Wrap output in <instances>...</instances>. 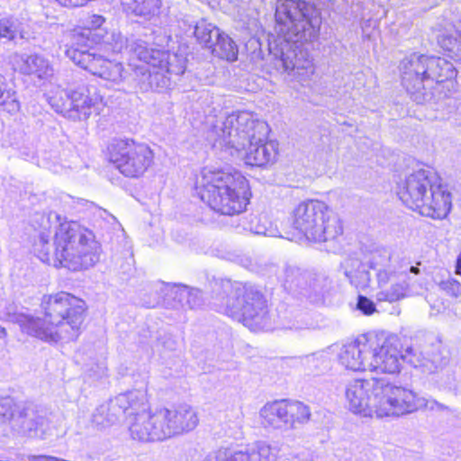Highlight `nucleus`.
I'll list each match as a JSON object with an SVG mask.
<instances>
[{
  "mask_svg": "<svg viewBox=\"0 0 461 461\" xmlns=\"http://www.w3.org/2000/svg\"><path fill=\"white\" fill-rule=\"evenodd\" d=\"M394 416H400L425 408L429 411H443L448 407L433 399L418 396L412 390L398 386Z\"/></svg>",
  "mask_w": 461,
  "mask_h": 461,
  "instance_id": "22",
  "label": "nucleus"
},
{
  "mask_svg": "<svg viewBox=\"0 0 461 461\" xmlns=\"http://www.w3.org/2000/svg\"><path fill=\"white\" fill-rule=\"evenodd\" d=\"M357 309L366 315H370L376 311L374 302L364 295H358Z\"/></svg>",
  "mask_w": 461,
  "mask_h": 461,
  "instance_id": "42",
  "label": "nucleus"
},
{
  "mask_svg": "<svg viewBox=\"0 0 461 461\" xmlns=\"http://www.w3.org/2000/svg\"><path fill=\"white\" fill-rule=\"evenodd\" d=\"M292 226L315 242L334 241L343 233L339 217L319 200L298 204L292 215Z\"/></svg>",
  "mask_w": 461,
  "mask_h": 461,
  "instance_id": "13",
  "label": "nucleus"
},
{
  "mask_svg": "<svg viewBox=\"0 0 461 461\" xmlns=\"http://www.w3.org/2000/svg\"><path fill=\"white\" fill-rule=\"evenodd\" d=\"M370 336H362L340 347L339 363L353 372H370Z\"/></svg>",
  "mask_w": 461,
  "mask_h": 461,
  "instance_id": "18",
  "label": "nucleus"
},
{
  "mask_svg": "<svg viewBox=\"0 0 461 461\" xmlns=\"http://www.w3.org/2000/svg\"><path fill=\"white\" fill-rule=\"evenodd\" d=\"M109 160L125 176H141L152 165L154 153L149 146L132 139H114L107 147Z\"/></svg>",
  "mask_w": 461,
  "mask_h": 461,
  "instance_id": "15",
  "label": "nucleus"
},
{
  "mask_svg": "<svg viewBox=\"0 0 461 461\" xmlns=\"http://www.w3.org/2000/svg\"><path fill=\"white\" fill-rule=\"evenodd\" d=\"M14 402L11 397L0 398V423L11 421L12 426L14 425V418L17 415L14 414Z\"/></svg>",
  "mask_w": 461,
  "mask_h": 461,
  "instance_id": "39",
  "label": "nucleus"
},
{
  "mask_svg": "<svg viewBox=\"0 0 461 461\" xmlns=\"http://www.w3.org/2000/svg\"><path fill=\"white\" fill-rule=\"evenodd\" d=\"M60 5L66 7H78L85 5L89 0H56Z\"/></svg>",
  "mask_w": 461,
  "mask_h": 461,
  "instance_id": "43",
  "label": "nucleus"
},
{
  "mask_svg": "<svg viewBox=\"0 0 461 461\" xmlns=\"http://www.w3.org/2000/svg\"><path fill=\"white\" fill-rule=\"evenodd\" d=\"M398 385L383 377L354 379L345 391L348 408L364 417L394 416Z\"/></svg>",
  "mask_w": 461,
  "mask_h": 461,
  "instance_id": "12",
  "label": "nucleus"
},
{
  "mask_svg": "<svg viewBox=\"0 0 461 461\" xmlns=\"http://www.w3.org/2000/svg\"><path fill=\"white\" fill-rule=\"evenodd\" d=\"M309 274V271L302 270L297 267H286L283 279L285 288L302 294L303 288L306 287Z\"/></svg>",
  "mask_w": 461,
  "mask_h": 461,
  "instance_id": "30",
  "label": "nucleus"
},
{
  "mask_svg": "<svg viewBox=\"0 0 461 461\" xmlns=\"http://www.w3.org/2000/svg\"><path fill=\"white\" fill-rule=\"evenodd\" d=\"M0 107L10 113H14L20 110L16 92L8 88L5 77L2 74H0Z\"/></svg>",
  "mask_w": 461,
  "mask_h": 461,
  "instance_id": "37",
  "label": "nucleus"
},
{
  "mask_svg": "<svg viewBox=\"0 0 461 461\" xmlns=\"http://www.w3.org/2000/svg\"><path fill=\"white\" fill-rule=\"evenodd\" d=\"M376 269L378 292L375 294L377 302L395 303L410 295L407 276L409 273L418 275V267L402 264L392 260L390 253L384 250L375 255L372 261Z\"/></svg>",
  "mask_w": 461,
  "mask_h": 461,
  "instance_id": "14",
  "label": "nucleus"
},
{
  "mask_svg": "<svg viewBox=\"0 0 461 461\" xmlns=\"http://www.w3.org/2000/svg\"><path fill=\"white\" fill-rule=\"evenodd\" d=\"M195 191L203 203L224 215L242 212L250 198L247 178L236 170L203 168Z\"/></svg>",
  "mask_w": 461,
  "mask_h": 461,
  "instance_id": "9",
  "label": "nucleus"
},
{
  "mask_svg": "<svg viewBox=\"0 0 461 461\" xmlns=\"http://www.w3.org/2000/svg\"><path fill=\"white\" fill-rule=\"evenodd\" d=\"M12 428L23 436L44 438L49 431V420L44 411L30 404L19 411Z\"/></svg>",
  "mask_w": 461,
  "mask_h": 461,
  "instance_id": "19",
  "label": "nucleus"
},
{
  "mask_svg": "<svg viewBox=\"0 0 461 461\" xmlns=\"http://www.w3.org/2000/svg\"><path fill=\"white\" fill-rule=\"evenodd\" d=\"M402 84L417 104L438 101L456 86V69L447 59L412 53L401 61Z\"/></svg>",
  "mask_w": 461,
  "mask_h": 461,
  "instance_id": "7",
  "label": "nucleus"
},
{
  "mask_svg": "<svg viewBox=\"0 0 461 461\" xmlns=\"http://www.w3.org/2000/svg\"><path fill=\"white\" fill-rule=\"evenodd\" d=\"M301 327L299 326H295V325H293V326H290L289 329H294V330H299Z\"/></svg>",
  "mask_w": 461,
  "mask_h": 461,
  "instance_id": "47",
  "label": "nucleus"
},
{
  "mask_svg": "<svg viewBox=\"0 0 461 461\" xmlns=\"http://www.w3.org/2000/svg\"><path fill=\"white\" fill-rule=\"evenodd\" d=\"M105 19L99 14H92L86 21V27L75 29L69 33V41L66 44V56L77 66L89 71L114 86H120L127 80L128 73L122 63L114 62L97 52L95 45L104 46L105 50L121 52L125 47V39L121 34L113 33L104 40L101 26Z\"/></svg>",
  "mask_w": 461,
  "mask_h": 461,
  "instance_id": "4",
  "label": "nucleus"
},
{
  "mask_svg": "<svg viewBox=\"0 0 461 461\" xmlns=\"http://www.w3.org/2000/svg\"><path fill=\"white\" fill-rule=\"evenodd\" d=\"M335 346H331L302 357L301 364L305 373L312 376L327 374L331 368V354L335 351Z\"/></svg>",
  "mask_w": 461,
  "mask_h": 461,
  "instance_id": "25",
  "label": "nucleus"
},
{
  "mask_svg": "<svg viewBox=\"0 0 461 461\" xmlns=\"http://www.w3.org/2000/svg\"><path fill=\"white\" fill-rule=\"evenodd\" d=\"M155 304H156L155 303H147V304H146V306H147L148 308H151V307H154V306H155Z\"/></svg>",
  "mask_w": 461,
  "mask_h": 461,
  "instance_id": "46",
  "label": "nucleus"
},
{
  "mask_svg": "<svg viewBox=\"0 0 461 461\" xmlns=\"http://www.w3.org/2000/svg\"><path fill=\"white\" fill-rule=\"evenodd\" d=\"M6 335L5 330L0 326V339L5 338Z\"/></svg>",
  "mask_w": 461,
  "mask_h": 461,
  "instance_id": "45",
  "label": "nucleus"
},
{
  "mask_svg": "<svg viewBox=\"0 0 461 461\" xmlns=\"http://www.w3.org/2000/svg\"><path fill=\"white\" fill-rule=\"evenodd\" d=\"M121 5L128 17L149 22L159 15L162 0H121Z\"/></svg>",
  "mask_w": 461,
  "mask_h": 461,
  "instance_id": "23",
  "label": "nucleus"
},
{
  "mask_svg": "<svg viewBox=\"0 0 461 461\" xmlns=\"http://www.w3.org/2000/svg\"><path fill=\"white\" fill-rule=\"evenodd\" d=\"M439 46L456 60H461V32L443 33L438 37Z\"/></svg>",
  "mask_w": 461,
  "mask_h": 461,
  "instance_id": "36",
  "label": "nucleus"
},
{
  "mask_svg": "<svg viewBox=\"0 0 461 461\" xmlns=\"http://www.w3.org/2000/svg\"><path fill=\"white\" fill-rule=\"evenodd\" d=\"M402 362H407L415 368H420L424 374H432L437 371L438 366L434 361L426 358L421 353L408 348L402 351Z\"/></svg>",
  "mask_w": 461,
  "mask_h": 461,
  "instance_id": "35",
  "label": "nucleus"
},
{
  "mask_svg": "<svg viewBox=\"0 0 461 461\" xmlns=\"http://www.w3.org/2000/svg\"><path fill=\"white\" fill-rule=\"evenodd\" d=\"M243 229L257 235L268 237L279 236V230L276 226L267 218L266 214H250L243 221Z\"/></svg>",
  "mask_w": 461,
  "mask_h": 461,
  "instance_id": "27",
  "label": "nucleus"
},
{
  "mask_svg": "<svg viewBox=\"0 0 461 461\" xmlns=\"http://www.w3.org/2000/svg\"><path fill=\"white\" fill-rule=\"evenodd\" d=\"M44 317L20 313L15 321L28 335L49 343L76 340L82 330L85 301L66 292L44 295L41 303Z\"/></svg>",
  "mask_w": 461,
  "mask_h": 461,
  "instance_id": "6",
  "label": "nucleus"
},
{
  "mask_svg": "<svg viewBox=\"0 0 461 461\" xmlns=\"http://www.w3.org/2000/svg\"><path fill=\"white\" fill-rule=\"evenodd\" d=\"M175 289L176 298L181 303L185 300L189 308H198L203 304V294L200 290L190 289L185 285H177Z\"/></svg>",
  "mask_w": 461,
  "mask_h": 461,
  "instance_id": "38",
  "label": "nucleus"
},
{
  "mask_svg": "<svg viewBox=\"0 0 461 461\" xmlns=\"http://www.w3.org/2000/svg\"><path fill=\"white\" fill-rule=\"evenodd\" d=\"M102 96L95 87L86 85L78 86L71 90L69 119L73 121L86 120L94 113H99Z\"/></svg>",
  "mask_w": 461,
  "mask_h": 461,
  "instance_id": "20",
  "label": "nucleus"
},
{
  "mask_svg": "<svg viewBox=\"0 0 461 461\" xmlns=\"http://www.w3.org/2000/svg\"><path fill=\"white\" fill-rule=\"evenodd\" d=\"M260 417L266 426L276 429H289L287 400L267 402L260 410Z\"/></svg>",
  "mask_w": 461,
  "mask_h": 461,
  "instance_id": "24",
  "label": "nucleus"
},
{
  "mask_svg": "<svg viewBox=\"0 0 461 461\" xmlns=\"http://www.w3.org/2000/svg\"><path fill=\"white\" fill-rule=\"evenodd\" d=\"M129 66L141 91H161L168 87L170 76L184 74L186 58L183 53H170L149 48L145 41H137L130 47Z\"/></svg>",
  "mask_w": 461,
  "mask_h": 461,
  "instance_id": "10",
  "label": "nucleus"
},
{
  "mask_svg": "<svg viewBox=\"0 0 461 461\" xmlns=\"http://www.w3.org/2000/svg\"><path fill=\"white\" fill-rule=\"evenodd\" d=\"M210 304L216 312L242 322L252 330L271 328L267 301L252 285L230 280L216 283Z\"/></svg>",
  "mask_w": 461,
  "mask_h": 461,
  "instance_id": "8",
  "label": "nucleus"
},
{
  "mask_svg": "<svg viewBox=\"0 0 461 461\" xmlns=\"http://www.w3.org/2000/svg\"><path fill=\"white\" fill-rule=\"evenodd\" d=\"M210 50L214 56L228 61H234L238 57L236 43L227 34L221 32H219V37L215 38Z\"/></svg>",
  "mask_w": 461,
  "mask_h": 461,
  "instance_id": "29",
  "label": "nucleus"
},
{
  "mask_svg": "<svg viewBox=\"0 0 461 461\" xmlns=\"http://www.w3.org/2000/svg\"><path fill=\"white\" fill-rule=\"evenodd\" d=\"M16 27L11 19L3 18L0 20V38L12 41L15 38Z\"/></svg>",
  "mask_w": 461,
  "mask_h": 461,
  "instance_id": "40",
  "label": "nucleus"
},
{
  "mask_svg": "<svg viewBox=\"0 0 461 461\" xmlns=\"http://www.w3.org/2000/svg\"><path fill=\"white\" fill-rule=\"evenodd\" d=\"M220 30L206 20H200L193 28V34L197 41L205 48L210 49L216 37H219Z\"/></svg>",
  "mask_w": 461,
  "mask_h": 461,
  "instance_id": "34",
  "label": "nucleus"
},
{
  "mask_svg": "<svg viewBox=\"0 0 461 461\" xmlns=\"http://www.w3.org/2000/svg\"><path fill=\"white\" fill-rule=\"evenodd\" d=\"M440 286L447 294L451 296L458 297L461 295V284L453 278H448L445 281H442Z\"/></svg>",
  "mask_w": 461,
  "mask_h": 461,
  "instance_id": "41",
  "label": "nucleus"
},
{
  "mask_svg": "<svg viewBox=\"0 0 461 461\" xmlns=\"http://www.w3.org/2000/svg\"><path fill=\"white\" fill-rule=\"evenodd\" d=\"M71 90L68 91L59 86L47 93V99L50 105L64 117L69 119Z\"/></svg>",
  "mask_w": 461,
  "mask_h": 461,
  "instance_id": "32",
  "label": "nucleus"
},
{
  "mask_svg": "<svg viewBox=\"0 0 461 461\" xmlns=\"http://www.w3.org/2000/svg\"><path fill=\"white\" fill-rule=\"evenodd\" d=\"M289 429L306 424L311 419L310 407L299 401L287 400Z\"/></svg>",
  "mask_w": 461,
  "mask_h": 461,
  "instance_id": "31",
  "label": "nucleus"
},
{
  "mask_svg": "<svg viewBox=\"0 0 461 461\" xmlns=\"http://www.w3.org/2000/svg\"><path fill=\"white\" fill-rule=\"evenodd\" d=\"M120 421L115 409L112 407V400L99 405L92 414V423L98 429H104Z\"/></svg>",
  "mask_w": 461,
  "mask_h": 461,
  "instance_id": "33",
  "label": "nucleus"
},
{
  "mask_svg": "<svg viewBox=\"0 0 461 461\" xmlns=\"http://www.w3.org/2000/svg\"><path fill=\"white\" fill-rule=\"evenodd\" d=\"M215 146L224 149L231 157L242 158L246 164L266 167L275 163L278 144L267 140V122L246 111L232 113L220 126H215Z\"/></svg>",
  "mask_w": 461,
  "mask_h": 461,
  "instance_id": "5",
  "label": "nucleus"
},
{
  "mask_svg": "<svg viewBox=\"0 0 461 461\" xmlns=\"http://www.w3.org/2000/svg\"><path fill=\"white\" fill-rule=\"evenodd\" d=\"M111 400L134 440L162 441L192 431L199 423L197 411L187 404L150 411L146 389L130 390Z\"/></svg>",
  "mask_w": 461,
  "mask_h": 461,
  "instance_id": "3",
  "label": "nucleus"
},
{
  "mask_svg": "<svg viewBox=\"0 0 461 461\" xmlns=\"http://www.w3.org/2000/svg\"><path fill=\"white\" fill-rule=\"evenodd\" d=\"M370 372L399 374L402 365V346L398 336L376 334L370 336Z\"/></svg>",
  "mask_w": 461,
  "mask_h": 461,
  "instance_id": "16",
  "label": "nucleus"
},
{
  "mask_svg": "<svg viewBox=\"0 0 461 461\" xmlns=\"http://www.w3.org/2000/svg\"><path fill=\"white\" fill-rule=\"evenodd\" d=\"M61 220L55 212L34 215L32 225L39 232L33 244L36 257L72 271L95 266L100 259L101 246L94 232L77 221Z\"/></svg>",
  "mask_w": 461,
  "mask_h": 461,
  "instance_id": "2",
  "label": "nucleus"
},
{
  "mask_svg": "<svg viewBox=\"0 0 461 461\" xmlns=\"http://www.w3.org/2000/svg\"><path fill=\"white\" fill-rule=\"evenodd\" d=\"M278 455V447L258 441L245 450L233 453L220 449L208 455L203 461H277Z\"/></svg>",
  "mask_w": 461,
  "mask_h": 461,
  "instance_id": "17",
  "label": "nucleus"
},
{
  "mask_svg": "<svg viewBox=\"0 0 461 461\" xmlns=\"http://www.w3.org/2000/svg\"><path fill=\"white\" fill-rule=\"evenodd\" d=\"M456 272L461 275V253L456 259Z\"/></svg>",
  "mask_w": 461,
  "mask_h": 461,
  "instance_id": "44",
  "label": "nucleus"
},
{
  "mask_svg": "<svg viewBox=\"0 0 461 461\" xmlns=\"http://www.w3.org/2000/svg\"><path fill=\"white\" fill-rule=\"evenodd\" d=\"M12 63L21 74L33 76L40 80H50L54 76V68L50 60L41 54H14Z\"/></svg>",
  "mask_w": 461,
  "mask_h": 461,
  "instance_id": "21",
  "label": "nucleus"
},
{
  "mask_svg": "<svg viewBox=\"0 0 461 461\" xmlns=\"http://www.w3.org/2000/svg\"><path fill=\"white\" fill-rule=\"evenodd\" d=\"M275 18L276 36L268 40L269 53L287 73L308 78L314 68L302 46L318 38L322 23L321 11L304 0H276Z\"/></svg>",
  "mask_w": 461,
  "mask_h": 461,
  "instance_id": "1",
  "label": "nucleus"
},
{
  "mask_svg": "<svg viewBox=\"0 0 461 461\" xmlns=\"http://www.w3.org/2000/svg\"><path fill=\"white\" fill-rule=\"evenodd\" d=\"M397 194L407 207L433 219L445 218L452 206L450 193L430 170L419 169L408 175L399 183Z\"/></svg>",
  "mask_w": 461,
  "mask_h": 461,
  "instance_id": "11",
  "label": "nucleus"
},
{
  "mask_svg": "<svg viewBox=\"0 0 461 461\" xmlns=\"http://www.w3.org/2000/svg\"><path fill=\"white\" fill-rule=\"evenodd\" d=\"M344 275L357 289L368 287L371 277L366 267L357 258H347L341 263Z\"/></svg>",
  "mask_w": 461,
  "mask_h": 461,
  "instance_id": "26",
  "label": "nucleus"
},
{
  "mask_svg": "<svg viewBox=\"0 0 461 461\" xmlns=\"http://www.w3.org/2000/svg\"><path fill=\"white\" fill-rule=\"evenodd\" d=\"M302 294L312 302L320 301L330 287V280L323 274L310 272Z\"/></svg>",
  "mask_w": 461,
  "mask_h": 461,
  "instance_id": "28",
  "label": "nucleus"
}]
</instances>
